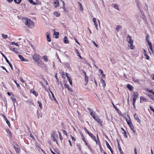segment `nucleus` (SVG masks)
<instances>
[{
    "mask_svg": "<svg viewBox=\"0 0 154 154\" xmlns=\"http://www.w3.org/2000/svg\"><path fill=\"white\" fill-rule=\"evenodd\" d=\"M31 4L33 5H38L39 4H40V2L39 1H38V0H36V2H34L33 0H27Z\"/></svg>",
    "mask_w": 154,
    "mask_h": 154,
    "instance_id": "8",
    "label": "nucleus"
},
{
    "mask_svg": "<svg viewBox=\"0 0 154 154\" xmlns=\"http://www.w3.org/2000/svg\"><path fill=\"white\" fill-rule=\"evenodd\" d=\"M54 7L55 8L57 7L59 5V2L57 0H55L54 2Z\"/></svg>",
    "mask_w": 154,
    "mask_h": 154,
    "instance_id": "18",
    "label": "nucleus"
},
{
    "mask_svg": "<svg viewBox=\"0 0 154 154\" xmlns=\"http://www.w3.org/2000/svg\"><path fill=\"white\" fill-rule=\"evenodd\" d=\"M127 88L130 91H133L134 89L133 87L130 85V84H128L126 86Z\"/></svg>",
    "mask_w": 154,
    "mask_h": 154,
    "instance_id": "9",
    "label": "nucleus"
},
{
    "mask_svg": "<svg viewBox=\"0 0 154 154\" xmlns=\"http://www.w3.org/2000/svg\"><path fill=\"white\" fill-rule=\"evenodd\" d=\"M78 3L79 5L80 6V8L79 9V10L80 11H83V8L82 4H81V3H80L79 2H78Z\"/></svg>",
    "mask_w": 154,
    "mask_h": 154,
    "instance_id": "23",
    "label": "nucleus"
},
{
    "mask_svg": "<svg viewBox=\"0 0 154 154\" xmlns=\"http://www.w3.org/2000/svg\"><path fill=\"white\" fill-rule=\"evenodd\" d=\"M64 85L65 86V88H67L68 89V90L69 91H71V92H73V91L72 89V88H70L69 87V86L67 85V84H66Z\"/></svg>",
    "mask_w": 154,
    "mask_h": 154,
    "instance_id": "13",
    "label": "nucleus"
},
{
    "mask_svg": "<svg viewBox=\"0 0 154 154\" xmlns=\"http://www.w3.org/2000/svg\"><path fill=\"white\" fill-rule=\"evenodd\" d=\"M105 143L108 148L109 149H111V147L110 146V145L106 141Z\"/></svg>",
    "mask_w": 154,
    "mask_h": 154,
    "instance_id": "31",
    "label": "nucleus"
},
{
    "mask_svg": "<svg viewBox=\"0 0 154 154\" xmlns=\"http://www.w3.org/2000/svg\"><path fill=\"white\" fill-rule=\"evenodd\" d=\"M148 96H149L152 100H153L154 99V95H152L150 94H148Z\"/></svg>",
    "mask_w": 154,
    "mask_h": 154,
    "instance_id": "30",
    "label": "nucleus"
},
{
    "mask_svg": "<svg viewBox=\"0 0 154 154\" xmlns=\"http://www.w3.org/2000/svg\"><path fill=\"white\" fill-rule=\"evenodd\" d=\"M144 56L145 57V58L147 60H149V57L147 55V54H146L144 55Z\"/></svg>",
    "mask_w": 154,
    "mask_h": 154,
    "instance_id": "43",
    "label": "nucleus"
},
{
    "mask_svg": "<svg viewBox=\"0 0 154 154\" xmlns=\"http://www.w3.org/2000/svg\"><path fill=\"white\" fill-rule=\"evenodd\" d=\"M14 148L15 149V151H16L17 153H18L20 152L19 148L17 144L16 146H14Z\"/></svg>",
    "mask_w": 154,
    "mask_h": 154,
    "instance_id": "12",
    "label": "nucleus"
},
{
    "mask_svg": "<svg viewBox=\"0 0 154 154\" xmlns=\"http://www.w3.org/2000/svg\"><path fill=\"white\" fill-rule=\"evenodd\" d=\"M38 104L40 108L41 109H42V106L41 103L39 101H38Z\"/></svg>",
    "mask_w": 154,
    "mask_h": 154,
    "instance_id": "44",
    "label": "nucleus"
},
{
    "mask_svg": "<svg viewBox=\"0 0 154 154\" xmlns=\"http://www.w3.org/2000/svg\"><path fill=\"white\" fill-rule=\"evenodd\" d=\"M93 21L94 22V23H95L97 22L96 21V19L95 18H93Z\"/></svg>",
    "mask_w": 154,
    "mask_h": 154,
    "instance_id": "62",
    "label": "nucleus"
},
{
    "mask_svg": "<svg viewBox=\"0 0 154 154\" xmlns=\"http://www.w3.org/2000/svg\"><path fill=\"white\" fill-rule=\"evenodd\" d=\"M18 57L22 61L25 62H27L28 61V60L27 59L23 58V56L21 55H19Z\"/></svg>",
    "mask_w": 154,
    "mask_h": 154,
    "instance_id": "14",
    "label": "nucleus"
},
{
    "mask_svg": "<svg viewBox=\"0 0 154 154\" xmlns=\"http://www.w3.org/2000/svg\"><path fill=\"white\" fill-rule=\"evenodd\" d=\"M144 8L145 11H148V6L146 4H145V6L144 7Z\"/></svg>",
    "mask_w": 154,
    "mask_h": 154,
    "instance_id": "40",
    "label": "nucleus"
},
{
    "mask_svg": "<svg viewBox=\"0 0 154 154\" xmlns=\"http://www.w3.org/2000/svg\"><path fill=\"white\" fill-rule=\"evenodd\" d=\"M90 114L91 116L93 118L95 116L94 115V113L93 112H90Z\"/></svg>",
    "mask_w": 154,
    "mask_h": 154,
    "instance_id": "42",
    "label": "nucleus"
},
{
    "mask_svg": "<svg viewBox=\"0 0 154 154\" xmlns=\"http://www.w3.org/2000/svg\"><path fill=\"white\" fill-rule=\"evenodd\" d=\"M85 81L86 82V83L88 82V77H85Z\"/></svg>",
    "mask_w": 154,
    "mask_h": 154,
    "instance_id": "50",
    "label": "nucleus"
},
{
    "mask_svg": "<svg viewBox=\"0 0 154 154\" xmlns=\"http://www.w3.org/2000/svg\"><path fill=\"white\" fill-rule=\"evenodd\" d=\"M92 42L93 43V44H94V45L97 47H98V45L94 41H92Z\"/></svg>",
    "mask_w": 154,
    "mask_h": 154,
    "instance_id": "55",
    "label": "nucleus"
},
{
    "mask_svg": "<svg viewBox=\"0 0 154 154\" xmlns=\"http://www.w3.org/2000/svg\"><path fill=\"white\" fill-rule=\"evenodd\" d=\"M10 50H11L12 51H14V53L17 54H18L19 53V51H17V48H10Z\"/></svg>",
    "mask_w": 154,
    "mask_h": 154,
    "instance_id": "16",
    "label": "nucleus"
},
{
    "mask_svg": "<svg viewBox=\"0 0 154 154\" xmlns=\"http://www.w3.org/2000/svg\"><path fill=\"white\" fill-rule=\"evenodd\" d=\"M69 74H68V73H66V76L67 79L68 80H69L71 79L69 77Z\"/></svg>",
    "mask_w": 154,
    "mask_h": 154,
    "instance_id": "53",
    "label": "nucleus"
},
{
    "mask_svg": "<svg viewBox=\"0 0 154 154\" xmlns=\"http://www.w3.org/2000/svg\"><path fill=\"white\" fill-rule=\"evenodd\" d=\"M126 120L128 125L130 127L131 129L133 131L134 133L135 134V133L136 132V130L134 129V126L132 123L130 121V118H129V120H128L127 119H126Z\"/></svg>",
    "mask_w": 154,
    "mask_h": 154,
    "instance_id": "2",
    "label": "nucleus"
},
{
    "mask_svg": "<svg viewBox=\"0 0 154 154\" xmlns=\"http://www.w3.org/2000/svg\"><path fill=\"white\" fill-rule=\"evenodd\" d=\"M6 62L9 64V66H10L12 70H13V69L12 67V64L10 63V62H9V61L8 60H6Z\"/></svg>",
    "mask_w": 154,
    "mask_h": 154,
    "instance_id": "26",
    "label": "nucleus"
},
{
    "mask_svg": "<svg viewBox=\"0 0 154 154\" xmlns=\"http://www.w3.org/2000/svg\"><path fill=\"white\" fill-rule=\"evenodd\" d=\"M2 37L5 39H6L8 38V36L7 35H5L4 34H2Z\"/></svg>",
    "mask_w": 154,
    "mask_h": 154,
    "instance_id": "34",
    "label": "nucleus"
},
{
    "mask_svg": "<svg viewBox=\"0 0 154 154\" xmlns=\"http://www.w3.org/2000/svg\"><path fill=\"white\" fill-rule=\"evenodd\" d=\"M64 42L66 44L68 43L69 42L68 38L66 36H65L64 38Z\"/></svg>",
    "mask_w": 154,
    "mask_h": 154,
    "instance_id": "22",
    "label": "nucleus"
},
{
    "mask_svg": "<svg viewBox=\"0 0 154 154\" xmlns=\"http://www.w3.org/2000/svg\"><path fill=\"white\" fill-rule=\"evenodd\" d=\"M5 120L6 122V123L8 125V126L10 127V123L8 120L7 119V118H6V119H5Z\"/></svg>",
    "mask_w": 154,
    "mask_h": 154,
    "instance_id": "36",
    "label": "nucleus"
},
{
    "mask_svg": "<svg viewBox=\"0 0 154 154\" xmlns=\"http://www.w3.org/2000/svg\"><path fill=\"white\" fill-rule=\"evenodd\" d=\"M133 81H134V82H137L138 81V79H136L135 78H133Z\"/></svg>",
    "mask_w": 154,
    "mask_h": 154,
    "instance_id": "56",
    "label": "nucleus"
},
{
    "mask_svg": "<svg viewBox=\"0 0 154 154\" xmlns=\"http://www.w3.org/2000/svg\"><path fill=\"white\" fill-rule=\"evenodd\" d=\"M23 21L26 26L29 28H32L34 26L33 23L30 19L25 18L23 19Z\"/></svg>",
    "mask_w": 154,
    "mask_h": 154,
    "instance_id": "1",
    "label": "nucleus"
},
{
    "mask_svg": "<svg viewBox=\"0 0 154 154\" xmlns=\"http://www.w3.org/2000/svg\"><path fill=\"white\" fill-rule=\"evenodd\" d=\"M37 116H38V119H39V116H40V114L38 112V110L37 111Z\"/></svg>",
    "mask_w": 154,
    "mask_h": 154,
    "instance_id": "54",
    "label": "nucleus"
},
{
    "mask_svg": "<svg viewBox=\"0 0 154 154\" xmlns=\"http://www.w3.org/2000/svg\"><path fill=\"white\" fill-rule=\"evenodd\" d=\"M113 7L116 9L119 10L118 5L116 4H114L113 5Z\"/></svg>",
    "mask_w": 154,
    "mask_h": 154,
    "instance_id": "35",
    "label": "nucleus"
},
{
    "mask_svg": "<svg viewBox=\"0 0 154 154\" xmlns=\"http://www.w3.org/2000/svg\"><path fill=\"white\" fill-rule=\"evenodd\" d=\"M77 54H78V56L81 59H82V58L80 55L78 51H77Z\"/></svg>",
    "mask_w": 154,
    "mask_h": 154,
    "instance_id": "51",
    "label": "nucleus"
},
{
    "mask_svg": "<svg viewBox=\"0 0 154 154\" xmlns=\"http://www.w3.org/2000/svg\"><path fill=\"white\" fill-rule=\"evenodd\" d=\"M51 137L53 138V141L55 142L58 145L57 140V139H58V134L56 131H55L53 132Z\"/></svg>",
    "mask_w": 154,
    "mask_h": 154,
    "instance_id": "3",
    "label": "nucleus"
},
{
    "mask_svg": "<svg viewBox=\"0 0 154 154\" xmlns=\"http://www.w3.org/2000/svg\"><path fill=\"white\" fill-rule=\"evenodd\" d=\"M78 148L79 149V150L80 151H81V146H80L79 145H78Z\"/></svg>",
    "mask_w": 154,
    "mask_h": 154,
    "instance_id": "64",
    "label": "nucleus"
},
{
    "mask_svg": "<svg viewBox=\"0 0 154 154\" xmlns=\"http://www.w3.org/2000/svg\"><path fill=\"white\" fill-rule=\"evenodd\" d=\"M13 96H12L11 97V99H12V101L13 102H16V100L14 98V96H13Z\"/></svg>",
    "mask_w": 154,
    "mask_h": 154,
    "instance_id": "45",
    "label": "nucleus"
},
{
    "mask_svg": "<svg viewBox=\"0 0 154 154\" xmlns=\"http://www.w3.org/2000/svg\"><path fill=\"white\" fill-rule=\"evenodd\" d=\"M91 137L92 138V139L94 141H95L96 142V143H97V140L96 139L95 137L93 135L92 136V137Z\"/></svg>",
    "mask_w": 154,
    "mask_h": 154,
    "instance_id": "39",
    "label": "nucleus"
},
{
    "mask_svg": "<svg viewBox=\"0 0 154 154\" xmlns=\"http://www.w3.org/2000/svg\"><path fill=\"white\" fill-rule=\"evenodd\" d=\"M146 40L147 42L148 45L149 46V48L151 51H150L149 50V51L150 52V53L151 54V53H154V50L152 48V43L149 42V40L148 39L146 38Z\"/></svg>",
    "mask_w": 154,
    "mask_h": 154,
    "instance_id": "6",
    "label": "nucleus"
},
{
    "mask_svg": "<svg viewBox=\"0 0 154 154\" xmlns=\"http://www.w3.org/2000/svg\"><path fill=\"white\" fill-rule=\"evenodd\" d=\"M20 80L23 83H24L25 82H24V81L23 79L20 77Z\"/></svg>",
    "mask_w": 154,
    "mask_h": 154,
    "instance_id": "58",
    "label": "nucleus"
},
{
    "mask_svg": "<svg viewBox=\"0 0 154 154\" xmlns=\"http://www.w3.org/2000/svg\"><path fill=\"white\" fill-rule=\"evenodd\" d=\"M59 33L58 32H54V37L55 38H57L58 37Z\"/></svg>",
    "mask_w": 154,
    "mask_h": 154,
    "instance_id": "25",
    "label": "nucleus"
},
{
    "mask_svg": "<svg viewBox=\"0 0 154 154\" xmlns=\"http://www.w3.org/2000/svg\"><path fill=\"white\" fill-rule=\"evenodd\" d=\"M30 136L32 138L33 140H35V138L34 137V136H33V135L32 134H30Z\"/></svg>",
    "mask_w": 154,
    "mask_h": 154,
    "instance_id": "59",
    "label": "nucleus"
},
{
    "mask_svg": "<svg viewBox=\"0 0 154 154\" xmlns=\"http://www.w3.org/2000/svg\"><path fill=\"white\" fill-rule=\"evenodd\" d=\"M100 82L102 84L103 86L104 87L106 86V84L105 81L102 78H101Z\"/></svg>",
    "mask_w": 154,
    "mask_h": 154,
    "instance_id": "21",
    "label": "nucleus"
},
{
    "mask_svg": "<svg viewBox=\"0 0 154 154\" xmlns=\"http://www.w3.org/2000/svg\"><path fill=\"white\" fill-rule=\"evenodd\" d=\"M33 59L35 61L37 62V63H38V60L39 58L38 57V56L37 54H34L33 56Z\"/></svg>",
    "mask_w": 154,
    "mask_h": 154,
    "instance_id": "10",
    "label": "nucleus"
},
{
    "mask_svg": "<svg viewBox=\"0 0 154 154\" xmlns=\"http://www.w3.org/2000/svg\"><path fill=\"white\" fill-rule=\"evenodd\" d=\"M85 132L89 134V135L91 137H92V135H93V134L91 133L86 128H85L84 129Z\"/></svg>",
    "mask_w": 154,
    "mask_h": 154,
    "instance_id": "19",
    "label": "nucleus"
},
{
    "mask_svg": "<svg viewBox=\"0 0 154 154\" xmlns=\"http://www.w3.org/2000/svg\"><path fill=\"white\" fill-rule=\"evenodd\" d=\"M30 93L33 94L35 95L37 97L38 95V93H36V92L34 91L31 90L30 91Z\"/></svg>",
    "mask_w": 154,
    "mask_h": 154,
    "instance_id": "27",
    "label": "nucleus"
},
{
    "mask_svg": "<svg viewBox=\"0 0 154 154\" xmlns=\"http://www.w3.org/2000/svg\"><path fill=\"white\" fill-rule=\"evenodd\" d=\"M93 118L96 121L98 124H100V125L101 126H102V124L101 122L100 119L99 117L97 116H95Z\"/></svg>",
    "mask_w": 154,
    "mask_h": 154,
    "instance_id": "7",
    "label": "nucleus"
},
{
    "mask_svg": "<svg viewBox=\"0 0 154 154\" xmlns=\"http://www.w3.org/2000/svg\"><path fill=\"white\" fill-rule=\"evenodd\" d=\"M11 45H15L17 46H19V45L17 44V43H15L14 42H11Z\"/></svg>",
    "mask_w": 154,
    "mask_h": 154,
    "instance_id": "47",
    "label": "nucleus"
},
{
    "mask_svg": "<svg viewBox=\"0 0 154 154\" xmlns=\"http://www.w3.org/2000/svg\"><path fill=\"white\" fill-rule=\"evenodd\" d=\"M81 136L82 137V138L83 140L85 142H86V140L85 139V137H84L83 134L82 133H81Z\"/></svg>",
    "mask_w": 154,
    "mask_h": 154,
    "instance_id": "29",
    "label": "nucleus"
},
{
    "mask_svg": "<svg viewBox=\"0 0 154 154\" xmlns=\"http://www.w3.org/2000/svg\"><path fill=\"white\" fill-rule=\"evenodd\" d=\"M121 28L122 26H121L118 25L116 26V29L118 32H119V29H120Z\"/></svg>",
    "mask_w": 154,
    "mask_h": 154,
    "instance_id": "28",
    "label": "nucleus"
},
{
    "mask_svg": "<svg viewBox=\"0 0 154 154\" xmlns=\"http://www.w3.org/2000/svg\"><path fill=\"white\" fill-rule=\"evenodd\" d=\"M68 80L69 81V84H70V85H72V80H71V79H70L69 80Z\"/></svg>",
    "mask_w": 154,
    "mask_h": 154,
    "instance_id": "61",
    "label": "nucleus"
},
{
    "mask_svg": "<svg viewBox=\"0 0 154 154\" xmlns=\"http://www.w3.org/2000/svg\"><path fill=\"white\" fill-rule=\"evenodd\" d=\"M138 93L136 91L134 93L133 99V104L134 105V108H135V103L136 102V100L137 99L138 97Z\"/></svg>",
    "mask_w": 154,
    "mask_h": 154,
    "instance_id": "5",
    "label": "nucleus"
},
{
    "mask_svg": "<svg viewBox=\"0 0 154 154\" xmlns=\"http://www.w3.org/2000/svg\"><path fill=\"white\" fill-rule=\"evenodd\" d=\"M110 61L112 64H114L116 63V61L113 58H111Z\"/></svg>",
    "mask_w": 154,
    "mask_h": 154,
    "instance_id": "37",
    "label": "nucleus"
},
{
    "mask_svg": "<svg viewBox=\"0 0 154 154\" xmlns=\"http://www.w3.org/2000/svg\"><path fill=\"white\" fill-rule=\"evenodd\" d=\"M99 70L100 71V73L101 74H103V70L101 69H99Z\"/></svg>",
    "mask_w": 154,
    "mask_h": 154,
    "instance_id": "63",
    "label": "nucleus"
},
{
    "mask_svg": "<svg viewBox=\"0 0 154 154\" xmlns=\"http://www.w3.org/2000/svg\"><path fill=\"white\" fill-rule=\"evenodd\" d=\"M134 117L135 119L137 120L139 123H140V120L138 117V115L136 113H135L134 115Z\"/></svg>",
    "mask_w": 154,
    "mask_h": 154,
    "instance_id": "11",
    "label": "nucleus"
},
{
    "mask_svg": "<svg viewBox=\"0 0 154 154\" xmlns=\"http://www.w3.org/2000/svg\"><path fill=\"white\" fill-rule=\"evenodd\" d=\"M14 82L15 83V84H16L17 87L18 88H20V85L18 83H17V82L16 81V80H14Z\"/></svg>",
    "mask_w": 154,
    "mask_h": 154,
    "instance_id": "41",
    "label": "nucleus"
},
{
    "mask_svg": "<svg viewBox=\"0 0 154 154\" xmlns=\"http://www.w3.org/2000/svg\"><path fill=\"white\" fill-rule=\"evenodd\" d=\"M118 149L119 151V152H120V153L121 154H124L123 152H122V149L121 148L120 146L119 143H118Z\"/></svg>",
    "mask_w": 154,
    "mask_h": 154,
    "instance_id": "20",
    "label": "nucleus"
},
{
    "mask_svg": "<svg viewBox=\"0 0 154 154\" xmlns=\"http://www.w3.org/2000/svg\"><path fill=\"white\" fill-rule=\"evenodd\" d=\"M63 134H65V135H66V136H67L68 134H67V132L65 130H63Z\"/></svg>",
    "mask_w": 154,
    "mask_h": 154,
    "instance_id": "46",
    "label": "nucleus"
},
{
    "mask_svg": "<svg viewBox=\"0 0 154 154\" xmlns=\"http://www.w3.org/2000/svg\"><path fill=\"white\" fill-rule=\"evenodd\" d=\"M50 93H51V94H52V97H53V98H54V101L57 103H58L57 102V100H56V99L55 98V97H54V95L53 93V92L51 91V90H50Z\"/></svg>",
    "mask_w": 154,
    "mask_h": 154,
    "instance_id": "24",
    "label": "nucleus"
},
{
    "mask_svg": "<svg viewBox=\"0 0 154 154\" xmlns=\"http://www.w3.org/2000/svg\"><path fill=\"white\" fill-rule=\"evenodd\" d=\"M150 109L154 113V108L152 107L151 106H150Z\"/></svg>",
    "mask_w": 154,
    "mask_h": 154,
    "instance_id": "57",
    "label": "nucleus"
},
{
    "mask_svg": "<svg viewBox=\"0 0 154 154\" xmlns=\"http://www.w3.org/2000/svg\"><path fill=\"white\" fill-rule=\"evenodd\" d=\"M54 14L57 17L59 16L60 15V14H58L57 12H55Z\"/></svg>",
    "mask_w": 154,
    "mask_h": 154,
    "instance_id": "49",
    "label": "nucleus"
},
{
    "mask_svg": "<svg viewBox=\"0 0 154 154\" xmlns=\"http://www.w3.org/2000/svg\"><path fill=\"white\" fill-rule=\"evenodd\" d=\"M140 102L141 103L144 101L146 102L147 101L145 97L143 96H141L140 97Z\"/></svg>",
    "mask_w": 154,
    "mask_h": 154,
    "instance_id": "17",
    "label": "nucleus"
},
{
    "mask_svg": "<svg viewBox=\"0 0 154 154\" xmlns=\"http://www.w3.org/2000/svg\"><path fill=\"white\" fill-rule=\"evenodd\" d=\"M50 33L49 32H47V40L48 42H50L51 41V37L50 36Z\"/></svg>",
    "mask_w": 154,
    "mask_h": 154,
    "instance_id": "15",
    "label": "nucleus"
},
{
    "mask_svg": "<svg viewBox=\"0 0 154 154\" xmlns=\"http://www.w3.org/2000/svg\"><path fill=\"white\" fill-rule=\"evenodd\" d=\"M43 58L44 60L46 61H47L48 60V59L47 58V57L46 56H44L43 57Z\"/></svg>",
    "mask_w": 154,
    "mask_h": 154,
    "instance_id": "38",
    "label": "nucleus"
},
{
    "mask_svg": "<svg viewBox=\"0 0 154 154\" xmlns=\"http://www.w3.org/2000/svg\"><path fill=\"white\" fill-rule=\"evenodd\" d=\"M123 134H124V136H125V137L126 138H127L128 135H127V134L126 132V131H125V132H123Z\"/></svg>",
    "mask_w": 154,
    "mask_h": 154,
    "instance_id": "48",
    "label": "nucleus"
},
{
    "mask_svg": "<svg viewBox=\"0 0 154 154\" xmlns=\"http://www.w3.org/2000/svg\"><path fill=\"white\" fill-rule=\"evenodd\" d=\"M138 9L140 10V12L141 13V15L143 16L144 15V13L142 11V10H141V8L139 6L138 7Z\"/></svg>",
    "mask_w": 154,
    "mask_h": 154,
    "instance_id": "33",
    "label": "nucleus"
},
{
    "mask_svg": "<svg viewBox=\"0 0 154 154\" xmlns=\"http://www.w3.org/2000/svg\"><path fill=\"white\" fill-rule=\"evenodd\" d=\"M14 2L17 4H19L20 3L21 0H14Z\"/></svg>",
    "mask_w": 154,
    "mask_h": 154,
    "instance_id": "32",
    "label": "nucleus"
},
{
    "mask_svg": "<svg viewBox=\"0 0 154 154\" xmlns=\"http://www.w3.org/2000/svg\"><path fill=\"white\" fill-rule=\"evenodd\" d=\"M58 133H59V137H60V139L61 140H62L63 139V137L61 135V134L60 133L59 131H58Z\"/></svg>",
    "mask_w": 154,
    "mask_h": 154,
    "instance_id": "52",
    "label": "nucleus"
},
{
    "mask_svg": "<svg viewBox=\"0 0 154 154\" xmlns=\"http://www.w3.org/2000/svg\"><path fill=\"white\" fill-rule=\"evenodd\" d=\"M127 40L130 45V49L132 50L133 49L134 47L133 46V40H132L131 38L129 36H128L127 38Z\"/></svg>",
    "mask_w": 154,
    "mask_h": 154,
    "instance_id": "4",
    "label": "nucleus"
},
{
    "mask_svg": "<svg viewBox=\"0 0 154 154\" xmlns=\"http://www.w3.org/2000/svg\"><path fill=\"white\" fill-rule=\"evenodd\" d=\"M6 131L7 133L8 134H11V131L9 129H7Z\"/></svg>",
    "mask_w": 154,
    "mask_h": 154,
    "instance_id": "60",
    "label": "nucleus"
}]
</instances>
